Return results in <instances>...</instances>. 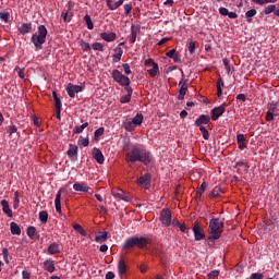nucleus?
Masks as SVG:
<instances>
[{
	"mask_svg": "<svg viewBox=\"0 0 279 279\" xmlns=\"http://www.w3.org/2000/svg\"><path fill=\"white\" fill-rule=\"evenodd\" d=\"M154 156L147 149H143L138 146H133L131 150L126 154V162H142V165H150L153 162Z\"/></svg>",
	"mask_w": 279,
	"mask_h": 279,
	"instance_id": "1",
	"label": "nucleus"
},
{
	"mask_svg": "<svg viewBox=\"0 0 279 279\" xmlns=\"http://www.w3.org/2000/svg\"><path fill=\"white\" fill-rule=\"evenodd\" d=\"M209 241H217V239H221V234L223 233V220L219 218H211L209 220Z\"/></svg>",
	"mask_w": 279,
	"mask_h": 279,
	"instance_id": "2",
	"label": "nucleus"
},
{
	"mask_svg": "<svg viewBox=\"0 0 279 279\" xmlns=\"http://www.w3.org/2000/svg\"><path fill=\"white\" fill-rule=\"evenodd\" d=\"M47 27L45 25H39L38 32L32 35L31 40L37 51H40V49H43V45L47 43Z\"/></svg>",
	"mask_w": 279,
	"mask_h": 279,
	"instance_id": "3",
	"label": "nucleus"
},
{
	"mask_svg": "<svg viewBox=\"0 0 279 279\" xmlns=\"http://www.w3.org/2000/svg\"><path fill=\"white\" fill-rule=\"evenodd\" d=\"M123 250H130L132 247H138L140 250H143V247H147V239L141 236H131L128 238L123 245Z\"/></svg>",
	"mask_w": 279,
	"mask_h": 279,
	"instance_id": "4",
	"label": "nucleus"
},
{
	"mask_svg": "<svg viewBox=\"0 0 279 279\" xmlns=\"http://www.w3.org/2000/svg\"><path fill=\"white\" fill-rule=\"evenodd\" d=\"M111 75L114 82L120 84V86H124V88L130 87V77L123 75L119 70H113Z\"/></svg>",
	"mask_w": 279,
	"mask_h": 279,
	"instance_id": "5",
	"label": "nucleus"
},
{
	"mask_svg": "<svg viewBox=\"0 0 279 279\" xmlns=\"http://www.w3.org/2000/svg\"><path fill=\"white\" fill-rule=\"evenodd\" d=\"M268 110L266 113V121L268 123H271V121L276 120V117H279V108L278 105L276 102H270L268 104Z\"/></svg>",
	"mask_w": 279,
	"mask_h": 279,
	"instance_id": "6",
	"label": "nucleus"
},
{
	"mask_svg": "<svg viewBox=\"0 0 279 279\" xmlns=\"http://www.w3.org/2000/svg\"><path fill=\"white\" fill-rule=\"evenodd\" d=\"M160 222L166 228H169V226H171V210L162 209L160 211Z\"/></svg>",
	"mask_w": 279,
	"mask_h": 279,
	"instance_id": "7",
	"label": "nucleus"
},
{
	"mask_svg": "<svg viewBox=\"0 0 279 279\" xmlns=\"http://www.w3.org/2000/svg\"><path fill=\"white\" fill-rule=\"evenodd\" d=\"M141 34V25L138 24H132L131 26V34L129 35V40L131 45H134L136 43V38Z\"/></svg>",
	"mask_w": 279,
	"mask_h": 279,
	"instance_id": "8",
	"label": "nucleus"
},
{
	"mask_svg": "<svg viewBox=\"0 0 279 279\" xmlns=\"http://www.w3.org/2000/svg\"><path fill=\"white\" fill-rule=\"evenodd\" d=\"M194 239L195 241H204L206 239V234L204 233V229H202L198 225H194L193 228Z\"/></svg>",
	"mask_w": 279,
	"mask_h": 279,
	"instance_id": "9",
	"label": "nucleus"
},
{
	"mask_svg": "<svg viewBox=\"0 0 279 279\" xmlns=\"http://www.w3.org/2000/svg\"><path fill=\"white\" fill-rule=\"evenodd\" d=\"M66 93H68L69 97L73 98V97H75V95H77V93H82V86L73 85L70 83V84H68Z\"/></svg>",
	"mask_w": 279,
	"mask_h": 279,
	"instance_id": "10",
	"label": "nucleus"
},
{
	"mask_svg": "<svg viewBox=\"0 0 279 279\" xmlns=\"http://www.w3.org/2000/svg\"><path fill=\"white\" fill-rule=\"evenodd\" d=\"M223 112H226V108H223V105L216 107L211 110V119L213 121H218L220 117L223 116Z\"/></svg>",
	"mask_w": 279,
	"mask_h": 279,
	"instance_id": "11",
	"label": "nucleus"
},
{
	"mask_svg": "<svg viewBox=\"0 0 279 279\" xmlns=\"http://www.w3.org/2000/svg\"><path fill=\"white\" fill-rule=\"evenodd\" d=\"M123 0H106L107 3V8L108 10L114 11V10H119V8H121V5H123Z\"/></svg>",
	"mask_w": 279,
	"mask_h": 279,
	"instance_id": "12",
	"label": "nucleus"
},
{
	"mask_svg": "<svg viewBox=\"0 0 279 279\" xmlns=\"http://www.w3.org/2000/svg\"><path fill=\"white\" fill-rule=\"evenodd\" d=\"M210 123V116L202 114L195 121L196 128H203L202 125H208Z\"/></svg>",
	"mask_w": 279,
	"mask_h": 279,
	"instance_id": "13",
	"label": "nucleus"
},
{
	"mask_svg": "<svg viewBox=\"0 0 279 279\" xmlns=\"http://www.w3.org/2000/svg\"><path fill=\"white\" fill-rule=\"evenodd\" d=\"M62 190H59L56 194V198H54V208L57 210V213H62Z\"/></svg>",
	"mask_w": 279,
	"mask_h": 279,
	"instance_id": "14",
	"label": "nucleus"
},
{
	"mask_svg": "<svg viewBox=\"0 0 279 279\" xmlns=\"http://www.w3.org/2000/svg\"><path fill=\"white\" fill-rule=\"evenodd\" d=\"M100 38L105 40V43H114V40H117V33H100Z\"/></svg>",
	"mask_w": 279,
	"mask_h": 279,
	"instance_id": "15",
	"label": "nucleus"
},
{
	"mask_svg": "<svg viewBox=\"0 0 279 279\" xmlns=\"http://www.w3.org/2000/svg\"><path fill=\"white\" fill-rule=\"evenodd\" d=\"M93 157L98 162V165H104L105 158H104V153L99 148H94L93 150Z\"/></svg>",
	"mask_w": 279,
	"mask_h": 279,
	"instance_id": "16",
	"label": "nucleus"
},
{
	"mask_svg": "<svg viewBox=\"0 0 279 279\" xmlns=\"http://www.w3.org/2000/svg\"><path fill=\"white\" fill-rule=\"evenodd\" d=\"M68 157L70 160H77V145L70 144L68 149Z\"/></svg>",
	"mask_w": 279,
	"mask_h": 279,
	"instance_id": "17",
	"label": "nucleus"
},
{
	"mask_svg": "<svg viewBox=\"0 0 279 279\" xmlns=\"http://www.w3.org/2000/svg\"><path fill=\"white\" fill-rule=\"evenodd\" d=\"M1 206H2V211L4 213V215H7V217L12 218L13 214H12V209L10 208V203H8V201L2 199L0 202Z\"/></svg>",
	"mask_w": 279,
	"mask_h": 279,
	"instance_id": "18",
	"label": "nucleus"
},
{
	"mask_svg": "<svg viewBox=\"0 0 279 279\" xmlns=\"http://www.w3.org/2000/svg\"><path fill=\"white\" fill-rule=\"evenodd\" d=\"M138 184H141L142 186H145V189H147V184H149V182H151V174L149 173H145L142 177H140L137 179Z\"/></svg>",
	"mask_w": 279,
	"mask_h": 279,
	"instance_id": "19",
	"label": "nucleus"
},
{
	"mask_svg": "<svg viewBox=\"0 0 279 279\" xmlns=\"http://www.w3.org/2000/svg\"><path fill=\"white\" fill-rule=\"evenodd\" d=\"M44 269L49 274H53V271H56V264H53L52 259H46L44 262Z\"/></svg>",
	"mask_w": 279,
	"mask_h": 279,
	"instance_id": "20",
	"label": "nucleus"
},
{
	"mask_svg": "<svg viewBox=\"0 0 279 279\" xmlns=\"http://www.w3.org/2000/svg\"><path fill=\"white\" fill-rule=\"evenodd\" d=\"M124 90H126V95L122 96L120 101L121 104H130L132 101V87H124Z\"/></svg>",
	"mask_w": 279,
	"mask_h": 279,
	"instance_id": "21",
	"label": "nucleus"
},
{
	"mask_svg": "<svg viewBox=\"0 0 279 279\" xmlns=\"http://www.w3.org/2000/svg\"><path fill=\"white\" fill-rule=\"evenodd\" d=\"M73 189L78 193H88V191H90V187H88V185H86L85 183H74Z\"/></svg>",
	"mask_w": 279,
	"mask_h": 279,
	"instance_id": "22",
	"label": "nucleus"
},
{
	"mask_svg": "<svg viewBox=\"0 0 279 279\" xmlns=\"http://www.w3.org/2000/svg\"><path fill=\"white\" fill-rule=\"evenodd\" d=\"M19 32H20V34H22L23 36H25L26 34H32V23H23V24L19 27Z\"/></svg>",
	"mask_w": 279,
	"mask_h": 279,
	"instance_id": "23",
	"label": "nucleus"
},
{
	"mask_svg": "<svg viewBox=\"0 0 279 279\" xmlns=\"http://www.w3.org/2000/svg\"><path fill=\"white\" fill-rule=\"evenodd\" d=\"M236 143L239 149H245L247 147V144L245 143V135L244 134H238L236 135Z\"/></svg>",
	"mask_w": 279,
	"mask_h": 279,
	"instance_id": "24",
	"label": "nucleus"
},
{
	"mask_svg": "<svg viewBox=\"0 0 279 279\" xmlns=\"http://www.w3.org/2000/svg\"><path fill=\"white\" fill-rule=\"evenodd\" d=\"M128 271V265L125 264V260L123 258L119 259L118 263V274L119 276H123Z\"/></svg>",
	"mask_w": 279,
	"mask_h": 279,
	"instance_id": "25",
	"label": "nucleus"
},
{
	"mask_svg": "<svg viewBox=\"0 0 279 279\" xmlns=\"http://www.w3.org/2000/svg\"><path fill=\"white\" fill-rule=\"evenodd\" d=\"M189 90V85H186V81H184L181 85V88L179 90L178 99L182 101L184 99V95H186V92Z\"/></svg>",
	"mask_w": 279,
	"mask_h": 279,
	"instance_id": "26",
	"label": "nucleus"
},
{
	"mask_svg": "<svg viewBox=\"0 0 279 279\" xmlns=\"http://www.w3.org/2000/svg\"><path fill=\"white\" fill-rule=\"evenodd\" d=\"M95 241L96 243H106L108 241V232H100L98 235L95 236Z\"/></svg>",
	"mask_w": 279,
	"mask_h": 279,
	"instance_id": "27",
	"label": "nucleus"
},
{
	"mask_svg": "<svg viewBox=\"0 0 279 279\" xmlns=\"http://www.w3.org/2000/svg\"><path fill=\"white\" fill-rule=\"evenodd\" d=\"M123 57V48H116V52L113 53V62H121V58Z\"/></svg>",
	"mask_w": 279,
	"mask_h": 279,
	"instance_id": "28",
	"label": "nucleus"
},
{
	"mask_svg": "<svg viewBox=\"0 0 279 279\" xmlns=\"http://www.w3.org/2000/svg\"><path fill=\"white\" fill-rule=\"evenodd\" d=\"M60 253V245L58 243H52L48 246V254H58Z\"/></svg>",
	"mask_w": 279,
	"mask_h": 279,
	"instance_id": "29",
	"label": "nucleus"
},
{
	"mask_svg": "<svg viewBox=\"0 0 279 279\" xmlns=\"http://www.w3.org/2000/svg\"><path fill=\"white\" fill-rule=\"evenodd\" d=\"M10 230H11V234H16L17 236H20V234H21V227H19L16 225V222H11L10 223Z\"/></svg>",
	"mask_w": 279,
	"mask_h": 279,
	"instance_id": "30",
	"label": "nucleus"
},
{
	"mask_svg": "<svg viewBox=\"0 0 279 279\" xmlns=\"http://www.w3.org/2000/svg\"><path fill=\"white\" fill-rule=\"evenodd\" d=\"M71 5H72V2H69V10H71ZM69 10H63L62 11V19L64 21V23H70L71 22V15H69Z\"/></svg>",
	"mask_w": 279,
	"mask_h": 279,
	"instance_id": "31",
	"label": "nucleus"
},
{
	"mask_svg": "<svg viewBox=\"0 0 279 279\" xmlns=\"http://www.w3.org/2000/svg\"><path fill=\"white\" fill-rule=\"evenodd\" d=\"M158 63L154 62L151 69L148 70V74L150 75V77H156L158 75Z\"/></svg>",
	"mask_w": 279,
	"mask_h": 279,
	"instance_id": "32",
	"label": "nucleus"
},
{
	"mask_svg": "<svg viewBox=\"0 0 279 279\" xmlns=\"http://www.w3.org/2000/svg\"><path fill=\"white\" fill-rule=\"evenodd\" d=\"M123 128L126 130V132H133V130L136 128L133 121L126 120L123 122Z\"/></svg>",
	"mask_w": 279,
	"mask_h": 279,
	"instance_id": "33",
	"label": "nucleus"
},
{
	"mask_svg": "<svg viewBox=\"0 0 279 279\" xmlns=\"http://www.w3.org/2000/svg\"><path fill=\"white\" fill-rule=\"evenodd\" d=\"M235 169H238V170L242 169V171H247V169H250V166L245 161H236Z\"/></svg>",
	"mask_w": 279,
	"mask_h": 279,
	"instance_id": "34",
	"label": "nucleus"
},
{
	"mask_svg": "<svg viewBox=\"0 0 279 279\" xmlns=\"http://www.w3.org/2000/svg\"><path fill=\"white\" fill-rule=\"evenodd\" d=\"M132 122L135 124V128L137 125H142L143 124V113H137L133 119Z\"/></svg>",
	"mask_w": 279,
	"mask_h": 279,
	"instance_id": "35",
	"label": "nucleus"
},
{
	"mask_svg": "<svg viewBox=\"0 0 279 279\" xmlns=\"http://www.w3.org/2000/svg\"><path fill=\"white\" fill-rule=\"evenodd\" d=\"M256 14H257L256 9H251V10H248V11L245 13L247 23H252V17H253V16H256Z\"/></svg>",
	"mask_w": 279,
	"mask_h": 279,
	"instance_id": "36",
	"label": "nucleus"
},
{
	"mask_svg": "<svg viewBox=\"0 0 279 279\" xmlns=\"http://www.w3.org/2000/svg\"><path fill=\"white\" fill-rule=\"evenodd\" d=\"M84 21L86 23L87 29H94L95 28V24L93 23V20L90 19V15L86 14L84 16Z\"/></svg>",
	"mask_w": 279,
	"mask_h": 279,
	"instance_id": "37",
	"label": "nucleus"
},
{
	"mask_svg": "<svg viewBox=\"0 0 279 279\" xmlns=\"http://www.w3.org/2000/svg\"><path fill=\"white\" fill-rule=\"evenodd\" d=\"M73 229L76 231V232H78V234H82V236H87V232H86V230H84L83 228H82V226L81 225H78V223H74L73 225Z\"/></svg>",
	"mask_w": 279,
	"mask_h": 279,
	"instance_id": "38",
	"label": "nucleus"
},
{
	"mask_svg": "<svg viewBox=\"0 0 279 279\" xmlns=\"http://www.w3.org/2000/svg\"><path fill=\"white\" fill-rule=\"evenodd\" d=\"M26 234L29 236V239H36V227H28Z\"/></svg>",
	"mask_w": 279,
	"mask_h": 279,
	"instance_id": "39",
	"label": "nucleus"
},
{
	"mask_svg": "<svg viewBox=\"0 0 279 279\" xmlns=\"http://www.w3.org/2000/svg\"><path fill=\"white\" fill-rule=\"evenodd\" d=\"M87 126H88V122H85L80 126H75L74 134H82V132H84V130H86Z\"/></svg>",
	"mask_w": 279,
	"mask_h": 279,
	"instance_id": "40",
	"label": "nucleus"
},
{
	"mask_svg": "<svg viewBox=\"0 0 279 279\" xmlns=\"http://www.w3.org/2000/svg\"><path fill=\"white\" fill-rule=\"evenodd\" d=\"M0 19H1L2 23H9L10 22V12H8V11L0 12Z\"/></svg>",
	"mask_w": 279,
	"mask_h": 279,
	"instance_id": "41",
	"label": "nucleus"
},
{
	"mask_svg": "<svg viewBox=\"0 0 279 279\" xmlns=\"http://www.w3.org/2000/svg\"><path fill=\"white\" fill-rule=\"evenodd\" d=\"M49 219V214L45 210L39 213V220L41 221V223H47Z\"/></svg>",
	"mask_w": 279,
	"mask_h": 279,
	"instance_id": "42",
	"label": "nucleus"
},
{
	"mask_svg": "<svg viewBox=\"0 0 279 279\" xmlns=\"http://www.w3.org/2000/svg\"><path fill=\"white\" fill-rule=\"evenodd\" d=\"M78 145L81 147H88V145H90V142H89L88 137H80Z\"/></svg>",
	"mask_w": 279,
	"mask_h": 279,
	"instance_id": "43",
	"label": "nucleus"
},
{
	"mask_svg": "<svg viewBox=\"0 0 279 279\" xmlns=\"http://www.w3.org/2000/svg\"><path fill=\"white\" fill-rule=\"evenodd\" d=\"M199 131L205 141H208V138H210V134L208 133V130L205 129V126H199Z\"/></svg>",
	"mask_w": 279,
	"mask_h": 279,
	"instance_id": "44",
	"label": "nucleus"
},
{
	"mask_svg": "<svg viewBox=\"0 0 279 279\" xmlns=\"http://www.w3.org/2000/svg\"><path fill=\"white\" fill-rule=\"evenodd\" d=\"M257 5H265V3H276L277 0H252Z\"/></svg>",
	"mask_w": 279,
	"mask_h": 279,
	"instance_id": "45",
	"label": "nucleus"
},
{
	"mask_svg": "<svg viewBox=\"0 0 279 279\" xmlns=\"http://www.w3.org/2000/svg\"><path fill=\"white\" fill-rule=\"evenodd\" d=\"M271 12H276V4H269L264 9V14H271Z\"/></svg>",
	"mask_w": 279,
	"mask_h": 279,
	"instance_id": "46",
	"label": "nucleus"
},
{
	"mask_svg": "<svg viewBox=\"0 0 279 279\" xmlns=\"http://www.w3.org/2000/svg\"><path fill=\"white\" fill-rule=\"evenodd\" d=\"M92 49H94V51H104V45L101 43H94Z\"/></svg>",
	"mask_w": 279,
	"mask_h": 279,
	"instance_id": "47",
	"label": "nucleus"
},
{
	"mask_svg": "<svg viewBox=\"0 0 279 279\" xmlns=\"http://www.w3.org/2000/svg\"><path fill=\"white\" fill-rule=\"evenodd\" d=\"M221 193V187L216 186L211 192H210V197H219Z\"/></svg>",
	"mask_w": 279,
	"mask_h": 279,
	"instance_id": "48",
	"label": "nucleus"
},
{
	"mask_svg": "<svg viewBox=\"0 0 279 279\" xmlns=\"http://www.w3.org/2000/svg\"><path fill=\"white\" fill-rule=\"evenodd\" d=\"M16 132H19V128H16V125L14 124H11L8 129L9 136H12V134H16Z\"/></svg>",
	"mask_w": 279,
	"mask_h": 279,
	"instance_id": "49",
	"label": "nucleus"
},
{
	"mask_svg": "<svg viewBox=\"0 0 279 279\" xmlns=\"http://www.w3.org/2000/svg\"><path fill=\"white\" fill-rule=\"evenodd\" d=\"M19 204H21V199L19 198V192L14 193V203H13V208L16 210L19 208Z\"/></svg>",
	"mask_w": 279,
	"mask_h": 279,
	"instance_id": "50",
	"label": "nucleus"
},
{
	"mask_svg": "<svg viewBox=\"0 0 279 279\" xmlns=\"http://www.w3.org/2000/svg\"><path fill=\"white\" fill-rule=\"evenodd\" d=\"M124 14L126 16H130V14H132V4L131 3L124 4Z\"/></svg>",
	"mask_w": 279,
	"mask_h": 279,
	"instance_id": "51",
	"label": "nucleus"
},
{
	"mask_svg": "<svg viewBox=\"0 0 279 279\" xmlns=\"http://www.w3.org/2000/svg\"><path fill=\"white\" fill-rule=\"evenodd\" d=\"M114 196L118 197L119 199H122V202H130V198H128V196L123 194V192L117 193L114 194Z\"/></svg>",
	"mask_w": 279,
	"mask_h": 279,
	"instance_id": "52",
	"label": "nucleus"
},
{
	"mask_svg": "<svg viewBox=\"0 0 279 279\" xmlns=\"http://www.w3.org/2000/svg\"><path fill=\"white\" fill-rule=\"evenodd\" d=\"M104 132H105V129L104 128H99L95 131L94 133V136L95 138H99L100 136H104Z\"/></svg>",
	"mask_w": 279,
	"mask_h": 279,
	"instance_id": "53",
	"label": "nucleus"
},
{
	"mask_svg": "<svg viewBox=\"0 0 279 279\" xmlns=\"http://www.w3.org/2000/svg\"><path fill=\"white\" fill-rule=\"evenodd\" d=\"M81 47H82L83 51H90V44H88L84 40L81 41Z\"/></svg>",
	"mask_w": 279,
	"mask_h": 279,
	"instance_id": "54",
	"label": "nucleus"
},
{
	"mask_svg": "<svg viewBox=\"0 0 279 279\" xmlns=\"http://www.w3.org/2000/svg\"><path fill=\"white\" fill-rule=\"evenodd\" d=\"M123 70H124V73L126 75H130V73H132V70L130 69V64L129 63H123Z\"/></svg>",
	"mask_w": 279,
	"mask_h": 279,
	"instance_id": "55",
	"label": "nucleus"
},
{
	"mask_svg": "<svg viewBox=\"0 0 279 279\" xmlns=\"http://www.w3.org/2000/svg\"><path fill=\"white\" fill-rule=\"evenodd\" d=\"M189 52L190 53H195V44H194V41H190V44H189Z\"/></svg>",
	"mask_w": 279,
	"mask_h": 279,
	"instance_id": "56",
	"label": "nucleus"
},
{
	"mask_svg": "<svg viewBox=\"0 0 279 279\" xmlns=\"http://www.w3.org/2000/svg\"><path fill=\"white\" fill-rule=\"evenodd\" d=\"M217 276H219V270H211L208 274V278H217Z\"/></svg>",
	"mask_w": 279,
	"mask_h": 279,
	"instance_id": "57",
	"label": "nucleus"
},
{
	"mask_svg": "<svg viewBox=\"0 0 279 279\" xmlns=\"http://www.w3.org/2000/svg\"><path fill=\"white\" fill-rule=\"evenodd\" d=\"M223 64L227 73H230V61H228V59H223Z\"/></svg>",
	"mask_w": 279,
	"mask_h": 279,
	"instance_id": "58",
	"label": "nucleus"
},
{
	"mask_svg": "<svg viewBox=\"0 0 279 279\" xmlns=\"http://www.w3.org/2000/svg\"><path fill=\"white\" fill-rule=\"evenodd\" d=\"M236 99H238L239 101H247V96H245V94H239V95L236 96Z\"/></svg>",
	"mask_w": 279,
	"mask_h": 279,
	"instance_id": "59",
	"label": "nucleus"
},
{
	"mask_svg": "<svg viewBox=\"0 0 279 279\" xmlns=\"http://www.w3.org/2000/svg\"><path fill=\"white\" fill-rule=\"evenodd\" d=\"M251 279H263V274L260 272L252 274Z\"/></svg>",
	"mask_w": 279,
	"mask_h": 279,
	"instance_id": "60",
	"label": "nucleus"
},
{
	"mask_svg": "<svg viewBox=\"0 0 279 279\" xmlns=\"http://www.w3.org/2000/svg\"><path fill=\"white\" fill-rule=\"evenodd\" d=\"M219 12H220V14H221L222 16H228V13H229L230 11H228L227 8H220V9H219Z\"/></svg>",
	"mask_w": 279,
	"mask_h": 279,
	"instance_id": "61",
	"label": "nucleus"
},
{
	"mask_svg": "<svg viewBox=\"0 0 279 279\" xmlns=\"http://www.w3.org/2000/svg\"><path fill=\"white\" fill-rule=\"evenodd\" d=\"M178 52H175V49H171V50H169L167 53H166V56L168 57V58H172L173 56H175Z\"/></svg>",
	"mask_w": 279,
	"mask_h": 279,
	"instance_id": "62",
	"label": "nucleus"
},
{
	"mask_svg": "<svg viewBox=\"0 0 279 279\" xmlns=\"http://www.w3.org/2000/svg\"><path fill=\"white\" fill-rule=\"evenodd\" d=\"M106 279H114V272H112V271H108L107 274H106V277H105Z\"/></svg>",
	"mask_w": 279,
	"mask_h": 279,
	"instance_id": "63",
	"label": "nucleus"
},
{
	"mask_svg": "<svg viewBox=\"0 0 279 279\" xmlns=\"http://www.w3.org/2000/svg\"><path fill=\"white\" fill-rule=\"evenodd\" d=\"M217 88L222 89L223 88V80L219 78L217 82Z\"/></svg>",
	"mask_w": 279,
	"mask_h": 279,
	"instance_id": "64",
	"label": "nucleus"
}]
</instances>
